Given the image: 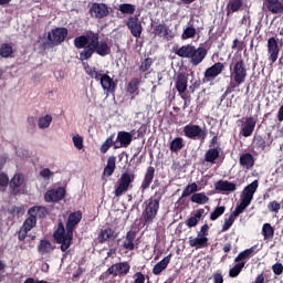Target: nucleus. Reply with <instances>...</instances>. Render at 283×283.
<instances>
[{
    "instance_id": "nucleus-1",
    "label": "nucleus",
    "mask_w": 283,
    "mask_h": 283,
    "mask_svg": "<svg viewBox=\"0 0 283 283\" xmlns=\"http://www.w3.org/2000/svg\"><path fill=\"white\" fill-rule=\"evenodd\" d=\"M177 56L181 59H189L191 65L197 67L205 59H207V49L199 46L196 48L192 44H186L176 51Z\"/></svg>"
},
{
    "instance_id": "nucleus-2",
    "label": "nucleus",
    "mask_w": 283,
    "mask_h": 283,
    "mask_svg": "<svg viewBox=\"0 0 283 283\" xmlns=\"http://www.w3.org/2000/svg\"><path fill=\"white\" fill-rule=\"evenodd\" d=\"M247 81V64L244 60L240 59L239 61L230 65V87L235 90L240 87L242 83Z\"/></svg>"
},
{
    "instance_id": "nucleus-3",
    "label": "nucleus",
    "mask_w": 283,
    "mask_h": 283,
    "mask_svg": "<svg viewBox=\"0 0 283 283\" xmlns=\"http://www.w3.org/2000/svg\"><path fill=\"white\" fill-rule=\"evenodd\" d=\"M54 240L57 242V244H61L60 249L63 253L72 247V240L74 238V232L71 231L69 228L65 230V224H63V221H59L57 229L53 233Z\"/></svg>"
},
{
    "instance_id": "nucleus-4",
    "label": "nucleus",
    "mask_w": 283,
    "mask_h": 283,
    "mask_svg": "<svg viewBox=\"0 0 283 283\" xmlns=\"http://www.w3.org/2000/svg\"><path fill=\"white\" fill-rule=\"evenodd\" d=\"M258 180H254L242 190L240 195V205L235 208L239 212L244 213L247 207L251 205L253 196H255V191H258Z\"/></svg>"
},
{
    "instance_id": "nucleus-5",
    "label": "nucleus",
    "mask_w": 283,
    "mask_h": 283,
    "mask_svg": "<svg viewBox=\"0 0 283 283\" xmlns=\"http://www.w3.org/2000/svg\"><path fill=\"white\" fill-rule=\"evenodd\" d=\"M158 209H160V197H153L146 202L145 209L142 213V219L144 220L145 224H151V222L156 220Z\"/></svg>"
},
{
    "instance_id": "nucleus-6",
    "label": "nucleus",
    "mask_w": 283,
    "mask_h": 283,
    "mask_svg": "<svg viewBox=\"0 0 283 283\" xmlns=\"http://www.w3.org/2000/svg\"><path fill=\"white\" fill-rule=\"evenodd\" d=\"M28 213L29 218L23 222L22 229H25V231H32V229L36 227V218H45L48 210L45 207L34 206L29 209Z\"/></svg>"
},
{
    "instance_id": "nucleus-7",
    "label": "nucleus",
    "mask_w": 283,
    "mask_h": 283,
    "mask_svg": "<svg viewBox=\"0 0 283 283\" xmlns=\"http://www.w3.org/2000/svg\"><path fill=\"white\" fill-rule=\"evenodd\" d=\"M87 45L80 52V61H88L92 59L96 46L98 45L99 35L98 33H94L92 31L86 32Z\"/></svg>"
},
{
    "instance_id": "nucleus-8",
    "label": "nucleus",
    "mask_w": 283,
    "mask_h": 283,
    "mask_svg": "<svg viewBox=\"0 0 283 283\" xmlns=\"http://www.w3.org/2000/svg\"><path fill=\"white\" fill-rule=\"evenodd\" d=\"M136 180V175L132 172H124L117 180L115 185V191L114 195L116 198H120V196H124V193H127L129 191V187H132V182Z\"/></svg>"
},
{
    "instance_id": "nucleus-9",
    "label": "nucleus",
    "mask_w": 283,
    "mask_h": 283,
    "mask_svg": "<svg viewBox=\"0 0 283 283\" xmlns=\"http://www.w3.org/2000/svg\"><path fill=\"white\" fill-rule=\"evenodd\" d=\"M184 134L191 140H200L201 143H205L207 139V129L200 127L199 125H186L184 127Z\"/></svg>"
},
{
    "instance_id": "nucleus-10",
    "label": "nucleus",
    "mask_w": 283,
    "mask_h": 283,
    "mask_svg": "<svg viewBox=\"0 0 283 283\" xmlns=\"http://www.w3.org/2000/svg\"><path fill=\"white\" fill-rule=\"evenodd\" d=\"M67 39V30L65 28H56L48 33L50 45H61Z\"/></svg>"
},
{
    "instance_id": "nucleus-11",
    "label": "nucleus",
    "mask_w": 283,
    "mask_h": 283,
    "mask_svg": "<svg viewBox=\"0 0 283 283\" xmlns=\"http://www.w3.org/2000/svg\"><path fill=\"white\" fill-rule=\"evenodd\" d=\"M90 14L93 19H105V17H109V7L105 3L94 2L90 8Z\"/></svg>"
},
{
    "instance_id": "nucleus-12",
    "label": "nucleus",
    "mask_w": 283,
    "mask_h": 283,
    "mask_svg": "<svg viewBox=\"0 0 283 283\" xmlns=\"http://www.w3.org/2000/svg\"><path fill=\"white\" fill-rule=\"evenodd\" d=\"M132 265L128 262H119L113 264L108 268L107 273L108 275H113V277L125 276L129 273Z\"/></svg>"
},
{
    "instance_id": "nucleus-13",
    "label": "nucleus",
    "mask_w": 283,
    "mask_h": 283,
    "mask_svg": "<svg viewBox=\"0 0 283 283\" xmlns=\"http://www.w3.org/2000/svg\"><path fill=\"white\" fill-rule=\"evenodd\" d=\"M136 130L125 132L120 130L117 133V139L116 143L119 144L118 146L115 145V149H119V147L127 148L129 145H132V140H134V134Z\"/></svg>"
},
{
    "instance_id": "nucleus-14",
    "label": "nucleus",
    "mask_w": 283,
    "mask_h": 283,
    "mask_svg": "<svg viewBox=\"0 0 283 283\" xmlns=\"http://www.w3.org/2000/svg\"><path fill=\"white\" fill-rule=\"evenodd\" d=\"M268 54L269 61H271V65H273L280 56V44H277V40L275 38H270L268 40Z\"/></svg>"
},
{
    "instance_id": "nucleus-15",
    "label": "nucleus",
    "mask_w": 283,
    "mask_h": 283,
    "mask_svg": "<svg viewBox=\"0 0 283 283\" xmlns=\"http://www.w3.org/2000/svg\"><path fill=\"white\" fill-rule=\"evenodd\" d=\"M65 198V188L60 187L57 189L48 190L44 195L45 202H59Z\"/></svg>"
},
{
    "instance_id": "nucleus-16",
    "label": "nucleus",
    "mask_w": 283,
    "mask_h": 283,
    "mask_svg": "<svg viewBox=\"0 0 283 283\" xmlns=\"http://www.w3.org/2000/svg\"><path fill=\"white\" fill-rule=\"evenodd\" d=\"M128 30H130V33L136 39H140V35L143 34V24L140 23V20L138 18L130 17L126 23Z\"/></svg>"
},
{
    "instance_id": "nucleus-17",
    "label": "nucleus",
    "mask_w": 283,
    "mask_h": 283,
    "mask_svg": "<svg viewBox=\"0 0 283 283\" xmlns=\"http://www.w3.org/2000/svg\"><path fill=\"white\" fill-rule=\"evenodd\" d=\"M224 72V63L217 62L212 66L208 67L205 72V78H208V81H211L216 78L217 76H220Z\"/></svg>"
},
{
    "instance_id": "nucleus-18",
    "label": "nucleus",
    "mask_w": 283,
    "mask_h": 283,
    "mask_svg": "<svg viewBox=\"0 0 283 283\" xmlns=\"http://www.w3.org/2000/svg\"><path fill=\"white\" fill-rule=\"evenodd\" d=\"M216 191L220 193H231L238 189L235 184L227 180H219L214 184Z\"/></svg>"
},
{
    "instance_id": "nucleus-19",
    "label": "nucleus",
    "mask_w": 283,
    "mask_h": 283,
    "mask_svg": "<svg viewBox=\"0 0 283 283\" xmlns=\"http://www.w3.org/2000/svg\"><path fill=\"white\" fill-rule=\"evenodd\" d=\"M99 83L105 92L108 94H113V92L116 91V82H114V78H112L107 74H102V77H99Z\"/></svg>"
},
{
    "instance_id": "nucleus-20",
    "label": "nucleus",
    "mask_w": 283,
    "mask_h": 283,
    "mask_svg": "<svg viewBox=\"0 0 283 283\" xmlns=\"http://www.w3.org/2000/svg\"><path fill=\"white\" fill-rule=\"evenodd\" d=\"M239 165L242 167V169L249 171L250 169H253L255 165V158L250 153L242 154L239 158Z\"/></svg>"
},
{
    "instance_id": "nucleus-21",
    "label": "nucleus",
    "mask_w": 283,
    "mask_h": 283,
    "mask_svg": "<svg viewBox=\"0 0 283 283\" xmlns=\"http://www.w3.org/2000/svg\"><path fill=\"white\" fill-rule=\"evenodd\" d=\"M188 243L189 247L196 249H207V247H209V238L197 234V238L190 237Z\"/></svg>"
},
{
    "instance_id": "nucleus-22",
    "label": "nucleus",
    "mask_w": 283,
    "mask_h": 283,
    "mask_svg": "<svg viewBox=\"0 0 283 283\" xmlns=\"http://www.w3.org/2000/svg\"><path fill=\"white\" fill-rule=\"evenodd\" d=\"M81 220H83V212L75 211L71 213L66 221V229H70L71 231L74 232L76 227H78V223L81 222Z\"/></svg>"
},
{
    "instance_id": "nucleus-23",
    "label": "nucleus",
    "mask_w": 283,
    "mask_h": 283,
    "mask_svg": "<svg viewBox=\"0 0 283 283\" xmlns=\"http://www.w3.org/2000/svg\"><path fill=\"white\" fill-rule=\"evenodd\" d=\"M156 174V169L151 166H149L146 170L144 180L142 182V191H146V189H149V187L151 186V182H154V176Z\"/></svg>"
},
{
    "instance_id": "nucleus-24",
    "label": "nucleus",
    "mask_w": 283,
    "mask_h": 283,
    "mask_svg": "<svg viewBox=\"0 0 283 283\" xmlns=\"http://www.w3.org/2000/svg\"><path fill=\"white\" fill-rule=\"evenodd\" d=\"M254 129H255V119H253V117H247L243 124V127L241 129L242 136H244V138H249V136L253 134Z\"/></svg>"
},
{
    "instance_id": "nucleus-25",
    "label": "nucleus",
    "mask_w": 283,
    "mask_h": 283,
    "mask_svg": "<svg viewBox=\"0 0 283 283\" xmlns=\"http://www.w3.org/2000/svg\"><path fill=\"white\" fill-rule=\"evenodd\" d=\"M265 6L272 14H283V3L280 0H265Z\"/></svg>"
},
{
    "instance_id": "nucleus-26",
    "label": "nucleus",
    "mask_w": 283,
    "mask_h": 283,
    "mask_svg": "<svg viewBox=\"0 0 283 283\" xmlns=\"http://www.w3.org/2000/svg\"><path fill=\"white\" fill-rule=\"evenodd\" d=\"M189 83V80L187 78V75L180 73L177 75L175 87L179 94H185L187 92V85Z\"/></svg>"
},
{
    "instance_id": "nucleus-27",
    "label": "nucleus",
    "mask_w": 283,
    "mask_h": 283,
    "mask_svg": "<svg viewBox=\"0 0 283 283\" xmlns=\"http://www.w3.org/2000/svg\"><path fill=\"white\" fill-rule=\"evenodd\" d=\"M171 253L168 254L166 258H164L160 262H158L154 268H153V273L154 275H160L167 266H169V262H171Z\"/></svg>"
},
{
    "instance_id": "nucleus-28",
    "label": "nucleus",
    "mask_w": 283,
    "mask_h": 283,
    "mask_svg": "<svg viewBox=\"0 0 283 283\" xmlns=\"http://www.w3.org/2000/svg\"><path fill=\"white\" fill-rule=\"evenodd\" d=\"M116 231H114V229L106 228L104 230H101L98 234V241L101 242V244H103V242H107V240H116Z\"/></svg>"
},
{
    "instance_id": "nucleus-29",
    "label": "nucleus",
    "mask_w": 283,
    "mask_h": 283,
    "mask_svg": "<svg viewBox=\"0 0 283 283\" xmlns=\"http://www.w3.org/2000/svg\"><path fill=\"white\" fill-rule=\"evenodd\" d=\"M55 247L52 244V242L48 240H41L39 245H38V251L41 255H48L54 251Z\"/></svg>"
},
{
    "instance_id": "nucleus-30",
    "label": "nucleus",
    "mask_w": 283,
    "mask_h": 283,
    "mask_svg": "<svg viewBox=\"0 0 283 283\" xmlns=\"http://www.w3.org/2000/svg\"><path fill=\"white\" fill-rule=\"evenodd\" d=\"M10 188L12 189V193L17 196L19 193V189L21 188V185H23V175L17 174L13 176V178L10 180Z\"/></svg>"
},
{
    "instance_id": "nucleus-31",
    "label": "nucleus",
    "mask_w": 283,
    "mask_h": 283,
    "mask_svg": "<svg viewBox=\"0 0 283 283\" xmlns=\"http://www.w3.org/2000/svg\"><path fill=\"white\" fill-rule=\"evenodd\" d=\"M218 158H220V148H210L205 154L206 163H210L211 165H216Z\"/></svg>"
},
{
    "instance_id": "nucleus-32",
    "label": "nucleus",
    "mask_w": 283,
    "mask_h": 283,
    "mask_svg": "<svg viewBox=\"0 0 283 283\" xmlns=\"http://www.w3.org/2000/svg\"><path fill=\"white\" fill-rule=\"evenodd\" d=\"M203 213H205V209H198L192 213V217L187 219L186 224L189 227V229H191L192 227H197Z\"/></svg>"
},
{
    "instance_id": "nucleus-33",
    "label": "nucleus",
    "mask_w": 283,
    "mask_h": 283,
    "mask_svg": "<svg viewBox=\"0 0 283 283\" xmlns=\"http://www.w3.org/2000/svg\"><path fill=\"white\" fill-rule=\"evenodd\" d=\"M240 213L242 212L238 211V208H235L234 211L229 216V218L224 219V223L222 226L221 231L222 232L229 231L231 227H233V222H235V218H238Z\"/></svg>"
},
{
    "instance_id": "nucleus-34",
    "label": "nucleus",
    "mask_w": 283,
    "mask_h": 283,
    "mask_svg": "<svg viewBox=\"0 0 283 283\" xmlns=\"http://www.w3.org/2000/svg\"><path fill=\"white\" fill-rule=\"evenodd\" d=\"M116 171V157L111 156L107 159V165L104 168L103 176L109 178Z\"/></svg>"
},
{
    "instance_id": "nucleus-35",
    "label": "nucleus",
    "mask_w": 283,
    "mask_h": 283,
    "mask_svg": "<svg viewBox=\"0 0 283 283\" xmlns=\"http://www.w3.org/2000/svg\"><path fill=\"white\" fill-rule=\"evenodd\" d=\"M244 6L243 0H230L227 6V14H233V12H240Z\"/></svg>"
},
{
    "instance_id": "nucleus-36",
    "label": "nucleus",
    "mask_w": 283,
    "mask_h": 283,
    "mask_svg": "<svg viewBox=\"0 0 283 283\" xmlns=\"http://www.w3.org/2000/svg\"><path fill=\"white\" fill-rule=\"evenodd\" d=\"M140 86V80L138 77H133L127 86H126V92L128 94H136V96H138L139 92H138V87Z\"/></svg>"
},
{
    "instance_id": "nucleus-37",
    "label": "nucleus",
    "mask_w": 283,
    "mask_h": 283,
    "mask_svg": "<svg viewBox=\"0 0 283 283\" xmlns=\"http://www.w3.org/2000/svg\"><path fill=\"white\" fill-rule=\"evenodd\" d=\"M94 52H96V54H99V56H107V54H109L111 52L109 44H107V41L102 40L95 46Z\"/></svg>"
},
{
    "instance_id": "nucleus-38",
    "label": "nucleus",
    "mask_w": 283,
    "mask_h": 283,
    "mask_svg": "<svg viewBox=\"0 0 283 283\" xmlns=\"http://www.w3.org/2000/svg\"><path fill=\"white\" fill-rule=\"evenodd\" d=\"M136 240V231H128L124 241V249L128 251H134V241Z\"/></svg>"
},
{
    "instance_id": "nucleus-39",
    "label": "nucleus",
    "mask_w": 283,
    "mask_h": 283,
    "mask_svg": "<svg viewBox=\"0 0 283 283\" xmlns=\"http://www.w3.org/2000/svg\"><path fill=\"white\" fill-rule=\"evenodd\" d=\"M169 32H171V31L169 30V27H167V24H165V23L157 24L154 27V34L156 36L167 38V36H169Z\"/></svg>"
},
{
    "instance_id": "nucleus-40",
    "label": "nucleus",
    "mask_w": 283,
    "mask_h": 283,
    "mask_svg": "<svg viewBox=\"0 0 283 283\" xmlns=\"http://www.w3.org/2000/svg\"><path fill=\"white\" fill-rule=\"evenodd\" d=\"M196 34H198V31L196 30V27L193 24H189L181 34V40L187 41V39H196Z\"/></svg>"
},
{
    "instance_id": "nucleus-41",
    "label": "nucleus",
    "mask_w": 283,
    "mask_h": 283,
    "mask_svg": "<svg viewBox=\"0 0 283 283\" xmlns=\"http://www.w3.org/2000/svg\"><path fill=\"white\" fill-rule=\"evenodd\" d=\"M191 202H195V205H207L209 197L205 192H196L191 196Z\"/></svg>"
},
{
    "instance_id": "nucleus-42",
    "label": "nucleus",
    "mask_w": 283,
    "mask_h": 283,
    "mask_svg": "<svg viewBox=\"0 0 283 283\" xmlns=\"http://www.w3.org/2000/svg\"><path fill=\"white\" fill-rule=\"evenodd\" d=\"M255 255V248H250L239 253V255L234 259V262H244V260H249V258Z\"/></svg>"
},
{
    "instance_id": "nucleus-43",
    "label": "nucleus",
    "mask_w": 283,
    "mask_h": 283,
    "mask_svg": "<svg viewBox=\"0 0 283 283\" xmlns=\"http://www.w3.org/2000/svg\"><path fill=\"white\" fill-rule=\"evenodd\" d=\"M262 235L264 240H273L275 235V229L271 227V223H264L262 227Z\"/></svg>"
},
{
    "instance_id": "nucleus-44",
    "label": "nucleus",
    "mask_w": 283,
    "mask_h": 283,
    "mask_svg": "<svg viewBox=\"0 0 283 283\" xmlns=\"http://www.w3.org/2000/svg\"><path fill=\"white\" fill-rule=\"evenodd\" d=\"M185 147V140L182 137H176L171 143H170V151H180Z\"/></svg>"
},
{
    "instance_id": "nucleus-45",
    "label": "nucleus",
    "mask_w": 283,
    "mask_h": 283,
    "mask_svg": "<svg viewBox=\"0 0 283 283\" xmlns=\"http://www.w3.org/2000/svg\"><path fill=\"white\" fill-rule=\"evenodd\" d=\"M247 262H237V264L230 269L229 276L230 277H238L240 273H242V269H244Z\"/></svg>"
},
{
    "instance_id": "nucleus-46",
    "label": "nucleus",
    "mask_w": 283,
    "mask_h": 283,
    "mask_svg": "<svg viewBox=\"0 0 283 283\" xmlns=\"http://www.w3.org/2000/svg\"><path fill=\"white\" fill-rule=\"evenodd\" d=\"M119 12L122 14H134L136 12V6L130 3H123L118 7Z\"/></svg>"
},
{
    "instance_id": "nucleus-47",
    "label": "nucleus",
    "mask_w": 283,
    "mask_h": 283,
    "mask_svg": "<svg viewBox=\"0 0 283 283\" xmlns=\"http://www.w3.org/2000/svg\"><path fill=\"white\" fill-rule=\"evenodd\" d=\"M74 45L77 50H83L87 45V33L85 35H80L74 39Z\"/></svg>"
},
{
    "instance_id": "nucleus-48",
    "label": "nucleus",
    "mask_w": 283,
    "mask_h": 283,
    "mask_svg": "<svg viewBox=\"0 0 283 283\" xmlns=\"http://www.w3.org/2000/svg\"><path fill=\"white\" fill-rule=\"evenodd\" d=\"M196 191H200V189L198 188L197 182H192V184L188 185L185 188V190L182 191V198H187V197L191 196V193H196Z\"/></svg>"
},
{
    "instance_id": "nucleus-49",
    "label": "nucleus",
    "mask_w": 283,
    "mask_h": 283,
    "mask_svg": "<svg viewBox=\"0 0 283 283\" xmlns=\"http://www.w3.org/2000/svg\"><path fill=\"white\" fill-rule=\"evenodd\" d=\"M12 45L4 43L0 46V56L3 59H8L9 56H12Z\"/></svg>"
},
{
    "instance_id": "nucleus-50",
    "label": "nucleus",
    "mask_w": 283,
    "mask_h": 283,
    "mask_svg": "<svg viewBox=\"0 0 283 283\" xmlns=\"http://www.w3.org/2000/svg\"><path fill=\"white\" fill-rule=\"evenodd\" d=\"M227 211V208L224 206L217 207L211 213H210V220L214 221L220 218Z\"/></svg>"
},
{
    "instance_id": "nucleus-51",
    "label": "nucleus",
    "mask_w": 283,
    "mask_h": 283,
    "mask_svg": "<svg viewBox=\"0 0 283 283\" xmlns=\"http://www.w3.org/2000/svg\"><path fill=\"white\" fill-rule=\"evenodd\" d=\"M52 124V117L50 115H45L44 117L39 118V127L40 129H46L49 125Z\"/></svg>"
},
{
    "instance_id": "nucleus-52",
    "label": "nucleus",
    "mask_w": 283,
    "mask_h": 283,
    "mask_svg": "<svg viewBox=\"0 0 283 283\" xmlns=\"http://www.w3.org/2000/svg\"><path fill=\"white\" fill-rule=\"evenodd\" d=\"M114 145V135H111L101 147L102 154H107L109 148Z\"/></svg>"
},
{
    "instance_id": "nucleus-53",
    "label": "nucleus",
    "mask_w": 283,
    "mask_h": 283,
    "mask_svg": "<svg viewBox=\"0 0 283 283\" xmlns=\"http://www.w3.org/2000/svg\"><path fill=\"white\" fill-rule=\"evenodd\" d=\"M268 209L269 211H271L272 213H280V210L282 209V205H280V202L277 201H271L268 205Z\"/></svg>"
},
{
    "instance_id": "nucleus-54",
    "label": "nucleus",
    "mask_w": 283,
    "mask_h": 283,
    "mask_svg": "<svg viewBox=\"0 0 283 283\" xmlns=\"http://www.w3.org/2000/svg\"><path fill=\"white\" fill-rule=\"evenodd\" d=\"M73 144L76 149H83V137L80 135L73 136Z\"/></svg>"
},
{
    "instance_id": "nucleus-55",
    "label": "nucleus",
    "mask_w": 283,
    "mask_h": 283,
    "mask_svg": "<svg viewBox=\"0 0 283 283\" xmlns=\"http://www.w3.org/2000/svg\"><path fill=\"white\" fill-rule=\"evenodd\" d=\"M149 67H151V60L146 59V60H144V62H142L139 70H140V72H147V70H149Z\"/></svg>"
},
{
    "instance_id": "nucleus-56",
    "label": "nucleus",
    "mask_w": 283,
    "mask_h": 283,
    "mask_svg": "<svg viewBox=\"0 0 283 283\" xmlns=\"http://www.w3.org/2000/svg\"><path fill=\"white\" fill-rule=\"evenodd\" d=\"M133 279H134L133 283H145V274H143L142 272L135 273Z\"/></svg>"
},
{
    "instance_id": "nucleus-57",
    "label": "nucleus",
    "mask_w": 283,
    "mask_h": 283,
    "mask_svg": "<svg viewBox=\"0 0 283 283\" xmlns=\"http://www.w3.org/2000/svg\"><path fill=\"white\" fill-rule=\"evenodd\" d=\"M272 271L274 273V275H282L283 273V265L282 263H276L272 266Z\"/></svg>"
},
{
    "instance_id": "nucleus-58",
    "label": "nucleus",
    "mask_w": 283,
    "mask_h": 283,
    "mask_svg": "<svg viewBox=\"0 0 283 283\" xmlns=\"http://www.w3.org/2000/svg\"><path fill=\"white\" fill-rule=\"evenodd\" d=\"M198 235H200L201 238H207V235H209V224H203L198 232Z\"/></svg>"
},
{
    "instance_id": "nucleus-59",
    "label": "nucleus",
    "mask_w": 283,
    "mask_h": 283,
    "mask_svg": "<svg viewBox=\"0 0 283 283\" xmlns=\"http://www.w3.org/2000/svg\"><path fill=\"white\" fill-rule=\"evenodd\" d=\"M8 182H10L8 175L0 174V187H8Z\"/></svg>"
},
{
    "instance_id": "nucleus-60",
    "label": "nucleus",
    "mask_w": 283,
    "mask_h": 283,
    "mask_svg": "<svg viewBox=\"0 0 283 283\" xmlns=\"http://www.w3.org/2000/svg\"><path fill=\"white\" fill-rule=\"evenodd\" d=\"M41 178H50L51 176H54V172H52L49 168H44L42 171H40Z\"/></svg>"
},
{
    "instance_id": "nucleus-61",
    "label": "nucleus",
    "mask_w": 283,
    "mask_h": 283,
    "mask_svg": "<svg viewBox=\"0 0 283 283\" xmlns=\"http://www.w3.org/2000/svg\"><path fill=\"white\" fill-rule=\"evenodd\" d=\"M213 281L214 283H224V276H222V273H214L213 274Z\"/></svg>"
},
{
    "instance_id": "nucleus-62",
    "label": "nucleus",
    "mask_w": 283,
    "mask_h": 283,
    "mask_svg": "<svg viewBox=\"0 0 283 283\" xmlns=\"http://www.w3.org/2000/svg\"><path fill=\"white\" fill-rule=\"evenodd\" d=\"M28 232H29V230H25V229L21 228L19 233H18L19 240L20 241L25 240V238H28Z\"/></svg>"
},
{
    "instance_id": "nucleus-63",
    "label": "nucleus",
    "mask_w": 283,
    "mask_h": 283,
    "mask_svg": "<svg viewBox=\"0 0 283 283\" xmlns=\"http://www.w3.org/2000/svg\"><path fill=\"white\" fill-rule=\"evenodd\" d=\"M88 74L92 76V78H95V81H99V78L103 76V74L98 73L96 70L91 71Z\"/></svg>"
},
{
    "instance_id": "nucleus-64",
    "label": "nucleus",
    "mask_w": 283,
    "mask_h": 283,
    "mask_svg": "<svg viewBox=\"0 0 283 283\" xmlns=\"http://www.w3.org/2000/svg\"><path fill=\"white\" fill-rule=\"evenodd\" d=\"M24 283H49L48 281H39V280H36V279H34V277H28L25 281H24Z\"/></svg>"
}]
</instances>
